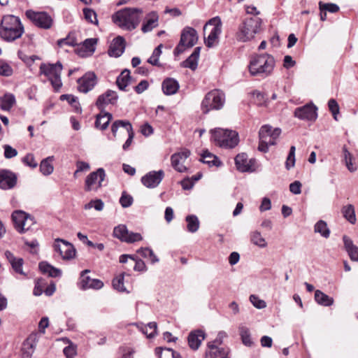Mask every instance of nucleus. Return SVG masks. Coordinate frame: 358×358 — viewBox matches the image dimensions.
Listing matches in <instances>:
<instances>
[{
    "instance_id": "20",
    "label": "nucleus",
    "mask_w": 358,
    "mask_h": 358,
    "mask_svg": "<svg viewBox=\"0 0 358 358\" xmlns=\"http://www.w3.org/2000/svg\"><path fill=\"white\" fill-rule=\"evenodd\" d=\"M38 341L37 333L31 334L23 343L22 348V358H31Z\"/></svg>"
},
{
    "instance_id": "63",
    "label": "nucleus",
    "mask_w": 358,
    "mask_h": 358,
    "mask_svg": "<svg viewBox=\"0 0 358 358\" xmlns=\"http://www.w3.org/2000/svg\"><path fill=\"white\" fill-rule=\"evenodd\" d=\"M96 41L97 40L96 38H87L83 42V45L87 50L94 52Z\"/></svg>"
},
{
    "instance_id": "11",
    "label": "nucleus",
    "mask_w": 358,
    "mask_h": 358,
    "mask_svg": "<svg viewBox=\"0 0 358 358\" xmlns=\"http://www.w3.org/2000/svg\"><path fill=\"white\" fill-rule=\"evenodd\" d=\"M27 17L36 27L48 29L52 25V19L50 15L45 12H36L32 10L26 11Z\"/></svg>"
},
{
    "instance_id": "2",
    "label": "nucleus",
    "mask_w": 358,
    "mask_h": 358,
    "mask_svg": "<svg viewBox=\"0 0 358 358\" xmlns=\"http://www.w3.org/2000/svg\"><path fill=\"white\" fill-rule=\"evenodd\" d=\"M24 26L20 19L13 15L3 17L0 24V36L7 42H12L23 34Z\"/></svg>"
},
{
    "instance_id": "22",
    "label": "nucleus",
    "mask_w": 358,
    "mask_h": 358,
    "mask_svg": "<svg viewBox=\"0 0 358 358\" xmlns=\"http://www.w3.org/2000/svg\"><path fill=\"white\" fill-rule=\"evenodd\" d=\"M17 182L16 175L8 170L0 171V188L10 189L15 187Z\"/></svg>"
},
{
    "instance_id": "4",
    "label": "nucleus",
    "mask_w": 358,
    "mask_h": 358,
    "mask_svg": "<svg viewBox=\"0 0 358 358\" xmlns=\"http://www.w3.org/2000/svg\"><path fill=\"white\" fill-rule=\"evenodd\" d=\"M63 66L60 62L55 64L42 63L39 67V73L44 75L50 82L55 91H59L62 86L61 73Z\"/></svg>"
},
{
    "instance_id": "23",
    "label": "nucleus",
    "mask_w": 358,
    "mask_h": 358,
    "mask_svg": "<svg viewBox=\"0 0 358 358\" xmlns=\"http://www.w3.org/2000/svg\"><path fill=\"white\" fill-rule=\"evenodd\" d=\"M6 258L11 265V267L16 274L27 277V273L24 272L22 266L24 264V260L21 257H16L10 251L6 250L4 253Z\"/></svg>"
},
{
    "instance_id": "42",
    "label": "nucleus",
    "mask_w": 358,
    "mask_h": 358,
    "mask_svg": "<svg viewBox=\"0 0 358 358\" xmlns=\"http://www.w3.org/2000/svg\"><path fill=\"white\" fill-rule=\"evenodd\" d=\"M250 241L261 248H264L267 246L265 238L262 237L261 233L258 231H255L250 234Z\"/></svg>"
},
{
    "instance_id": "43",
    "label": "nucleus",
    "mask_w": 358,
    "mask_h": 358,
    "mask_svg": "<svg viewBox=\"0 0 358 358\" xmlns=\"http://www.w3.org/2000/svg\"><path fill=\"white\" fill-rule=\"evenodd\" d=\"M314 231L319 233L324 238H329L330 235V230L329 229L326 222L319 220L314 226Z\"/></svg>"
},
{
    "instance_id": "64",
    "label": "nucleus",
    "mask_w": 358,
    "mask_h": 358,
    "mask_svg": "<svg viewBox=\"0 0 358 358\" xmlns=\"http://www.w3.org/2000/svg\"><path fill=\"white\" fill-rule=\"evenodd\" d=\"M63 352L66 358H74L76 355V349L73 345L66 346L64 348Z\"/></svg>"
},
{
    "instance_id": "8",
    "label": "nucleus",
    "mask_w": 358,
    "mask_h": 358,
    "mask_svg": "<svg viewBox=\"0 0 358 358\" xmlns=\"http://www.w3.org/2000/svg\"><path fill=\"white\" fill-rule=\"evenodd\" d=\"M198 38L197 32L194 28L185 27L181 32L179 43L174 49V55L178 56L187 48L193 47L197 43Z\"/></svg>"
},
{
    "instance_id": "53",
    "label": "nucleus",
    "mask_w": 358,
    "mask_h": 358,
    "mask_svg": "<svg viewBox=\"0 0 358 358\" xmlns=\"http://www.w3.org/2000/svg\"><path fill=\"white\" fill-rule=\"evenodd\" d=\"M83 14L86 20L92 24H98L96 13L90 8H84Z\"/></svg>"
},
{
    "instance_id": "37",
    "label": "nucleus",
    "mask_w": 358,
    "mask_h": 358,
    "mask_svg": "<svg viewBox=\"0 0 358 358\" xmlns=\"http://www.w3.org/2000/svg\"><path fill=\"white\" fill-rule=\"evenodd\" d=\"M187 222V229L190 233H195L198 231L200 225L198 217L194 215H189L185 217Z\"/></svg>"
},
{
    "instance_id": "55",
    "label": "nucleus",
    "mask_w": 358,
    "mask_h": 358,
    "mask_svg": "<svg viewBox=\"0 0 358 358\" xmlns=\"http://www.w3.org/2000/svg\"><path fill=\"white\" fill-rule=\"evenodd\" d=\"M34 223L35 221L34 220V217H32L29 215H27V217L24 222H23L22 226H20V233L22 234L29 230L32 225L34 224Z\"/></svg>"
},
{
    "instance_id": "18",
    "label": "nucleus",
    "mask_w": 358,
    "mask_h": 358,
    "mask_svg": "<svg viewBox=\"0 0 358 358\" xmlns=\"http://www.w3.org/2000/svg\"><path fill=\"white\" fill-rule=\"evenodd\" d=\"M78 90L80 92L87 93L92 90L96 84V76L94 73L89 71L78 80Z\"/></svg>"
},
{
    "instance_id": "36",
    "label": "nucleus",
    "mask_w": 358,
    "mask_h": 358,
    "mask_svg": "<svg viewBox=\"0 0 358 358\" xmlns=\"http://www.w3.org/2000/svg\"><path fill=\"white\" fill-rule=\"evenodd\" d=\"M27 215L22 210H15L12 214V220L14 223L15 229L20 233V226H22L23 222L26 220Z\"/></svg>"
},
{
    "instance_id": "24",
    "label": "nucleus",
    "mask_w": 358,
    "mask_h": 358,
    "mask_svg": "<svg viewBox=\"0 0 358 358\" xmlns=\"http://www.w3.org/2000/svg\"><path fill=\"white\" fill-rule=\"evenodd\" d=\"M229 350L226 348H220L215 343H208L206 358H229Z\"/></svg>"
},
{
    "instance_id": "27",
    "label": "nucleus",
    "mask_w": 358,
    "mask_h": 358,
    "mask_svg": "<svg viewBox=\"0 0 358 358\" xmlns=\"http://www.w3.org/2000/svg\"><path fill=\"white\" fill-rule=\"evenodd\" d=\"M159 15L155 12L149 13L143 22L141 30L143 33L151 31L158 26Z\"/></svg>"
},
{
    "instance_id": "50",
    "label": "nucleus",
    "mask_w": 358,
    "mask_h": 358,
    "mask_svg": "<svg viewBox=\"0 0 358 358\" xmlns=\"http://www.w3.org/2000/svg\"><path fill=\"white\" fill-rule=\"evenodd\" d=\"M78 44L76 38L69 34L66 38L57 41V45L63 48L65 45L74 47Z\"/></svg>"
},
{
    "instance_id": "52",
    "label": "nucleus",
    "mask_w": 358,
    "mask_h": 358,
    "mask_svg": "<svg viewBox=\"0 0 358 358\" xmlns=\"http://www.w3.org/2000/svg\"><path fill=\"white\" fill-rule=\"evenodd\" d=\"M104 203L101 199L91 200L89 203H86L84 206L85 210H89L94 208L96 210L101 211L103 209Z\"/></svg>"
},
{
    "instance_id": "51",
    "label": "nucleus",
    "mask_w": 358,
    "mask_h": 358,
    "mask_svg": "<svg viewBox=\"0 0 358 358\" xmlns=\"http://www.w3.org/2000/svg\"><path fill=\"white\" fill-rule=\"evenodd\" d=\"M124 273H121L113 280V286L114 289L119 292H125L126 288L124 286Z\"/></svg>"
},
{
    "instance_id": "35",
    "label": "nucleus",
    "mask_w": 358,
    "mask_h": 358,
    "mask_svg": "<svg viewBox=\"0 0 358 358\" xmlns=\"http://www.w3.org/2000/svg\"><path fill=\"white\" fill-rule=\"evenodd\" d=\"M315 300L318 304L323 306H330L334 301L332 297L328 296L319 289H317L315 292Z\"/></svg>"
},
{
    "instance_id": "3",
    "label": "nucleus",
    "mask_w": 358,
    "mask_h": 358,
    "mask_svg": "<svg viewBox=\"0 0 358 358\" xmlns=\"http://www.w3.org/2000/svg\"><path fill=\"white\" fill-rule=\"evenodd\" d=\"M143 10L138 8H126L116 12L113 15V21L118 27L126 30H133L139 24Z\"/></svg>"
},
{
    "instance_id": "15",
    "label": "nucleus",
    "mask_w": 358,
    "mask_h": 358,
    "mask_svg": "<svg viewBox=\"0 0 358 358\" xmlns=\"http://www.w3.org/2000/svg\"><path fill=\"white\" fill-rule=\"evenodd\" d=\"M189 156L190 151L187 149H184L181 152L173 154L171 157L172 167L179 173L187 172L188 169L185 165V163Z\"/></svg>"
},
{
    "instance_id": "62",
    "label": "nucleus",
    "mask_w": 358,
    "mask_h": 358,
    "mask_svg": "<svg viewBox=\"0 0 358 358\" xmlns=\"http://www.w3.org/2000/svg\"><path fill=\"white\" fill-rule=\"evenodd\" d=\"M132 264H134V269L137 271H144L146 270V266L144 262L140 259H132Z\"/></svg>"
},
{
    "instance_id": "12",
    "label": "nucleus",
    "mask_w": 358,
    "mask_h": 358,
    "mask_svg": "<svg viewBox=\"0 0 358 358\" xmlns=\"http://www.w3.org/2000/svg\"><path fill=\"white\" fill-rule=\"evenodd\" d=\"M53 248L55 251L58 252L64 260L71 259L76 256V249L74 246L64 239L56 238Z\"/></svg>"
},
{
    "instance_id": "38",
    "label": "nucleus",
    "mask_w": 358,
    "mask_h": 358,
    "mask_svg": "<svg viewBox=\"0 0 358 358\" xmlns=\"http://www.w3.org/2000/svg\"><path fill=\"white\" fill-rule=\"evenodd\" d=\"M342 213L343 217L351 224L356 222V215L355 208L352 204H348L343 207Z\"/></svg>"
},
{
    "instance_id": "44",
    "label": "nucleus",
    "mask_w": 358,
    "mask_h": 358,
    "mask_svg": "<svg viewBox=\"0 0 358 358\" xmlns=\"http://www.w3.org/2000/svg\"><path fill=\"white\" fill-rule=\"evenodd\" d=\"M268 130L269 129L267 127V125L262 126L259 131V138L262 139V141H263L264 143H266L269 146L274 145L276 143V142L270 136V134H268Z\"/></svg>"
},
{
    "instance_id": "32",
    "label": "nucleus",
    "mask_w": 358,
    "mask_h": 358,
    "mask_svg": "<svg viewBox=\"0 0 358 358\" xmlns=\"http://www.w3.org/2000/svg\"><path fill=\"white\" fill-rule=\"evenodd\" d=\"M201 159L200 161L204 164H208L209 166H215L219 167L222 164V162L219 158L208 150H204L201 155Z\"/></svg>"
},
{
    "instance_id": "21",
    "label": "nucleus",
    "mask_w": 358,
    "mask_h": 358,
    "mask_svg": "<svg viewBox=\"0 0 358 358\" xmlns=\"http://www.w3.org/2000/svg\"><path fill=\"white\" fill-rule=\"evenodd\" d=\"M255 160L248 159L245 153H241L235 157L236 169L241 172H252L254 171Z\"/></svg>"
},
{
    "instance_id": "9",
    "label": "nucleus",
    "mask_w": 358,
    "mask_h": 358,
    "mask_svg": "<svg viewBox=\"0 0 358 358\" xmlns=\"http://www.w3.org/2000/svg\"><path fill=\"white\" fill-rule=\"evenodd\" d=\"M208 26H212L213 28L207 38H205V44L208 48H213L217 44L219 36L222 33V23L220 17L216 16L210 19L205 24L203 31H205Z\"/></svg>"
},
{
    "instance_id": "40",
    "label": "nucleus",
    "mask_w": 358,
    "mask_h": 358,
    "mask_svg": "<svg viewBox=\"0 0 358 358\" xmlns=\"http://www.w3.org/2000/svg\"><path fill=\"white\" fill-rule=\"evenodd\" d=\"M54 157H48L42 160L40 164V171L41 172L45 175L48 176L51 174L53 171V166L51 164L52 161L53 160Z\"/></svg>"
},
{
    "instance_id": "10",
    "label": "nucleus",
    "mask_w": 358,
    "mask_h": 358,
    "mask_svg": "<svg viewBox=\"0 0 358 358\" xmlns=\"http://www.w3.org/2000/svg\"><path fill=\"white\" fill-rule=\"evenodd\" d=\"M106 176V172L103 168H99L96 171L90 173L85 179V189L87 192L98 190L103 185Z\"/></svg>"
},
{
    "instance_id": "6",
    "label": "nucleus",
    "mask_w": 358,
    "mask_h": 358,
    "mask_svg": "<svg viewBox=\"0 0 358 358\" xmlns=\"http://www.w3.org/2000/svg\"><path fill=\"white\" fill-rule=\"evenodd\" d=\"M262 22V19L257 17L246 19L239 27L238 40L246 42L252 39L259 32Z\"/></svg>"
},
{
    "instance_id": "26",
    "label": "nucleus",
    "mask_w": 358,
    "mask_h": 358,
    "mask_svg": "<svg viewBox=\"0 0 358 358\" xmlns=\"http://www.w3.org/2000/svg\"><path fill=\"white\" fill-rule=\"evenodd\" d=\"M205 333L202 330H195L189 333L187 340L191 349L196 350L205 339Z\"/></svg>"
},
{
    "instance_id": "5",
    "label": "nucleus",
    "mask_w": 358,
    "mask_h": 358,
    "mask_svg": "<svg viewBox=\"0 0 358 358\" xmlns=\"http://www.w3.org/2000/svg\"><path fill=\"white\" fill-rule=\"evenodd\" d=\"M212 138L216 145L224 148H233L239 141L236 131L220 128L212 130Z\"/></svg>"
},
{
    "instance_id": "54",
    "label": "nucleus",
    "mask_w": 358,
    "mask_h": 358,
    "mask_svg": "<svg viewBox=\"0 0 358 358\" xmlns=\"http://www.w3.org/2000/svg\"><path fill=\"white\" fill-rule=\"evenodd\" d=\"M319 7H320V10H322V11L326 10V11H329L331 13H335L339 10L338 6L335 3H322V1H320Z\"/></svg>"
},
{
    "instance_id": "45",
    "label": "nucleus",
    "mask_w": 358,
    "mask_h": 358,
    "mask_svg": "<svg viewBox=\"0 0 358 358\" xmlns=\"http://www.w3.org/2000/svg\"><path fill=\"white\" fill-rule=\"evenodd\" d=\"M128 232L129 231L125 225L120 224L114 228L113 236L121 241L126 242Z\"/></svg>"
},
{
    "instance_id": "57",
    "label": "nucleus",
    "mask_w": 358,
    "mask_h": 358,
    "mask_svg": "<svg viewBox=\"0 0 358 358\" xmlns=\"http://www.w3.org/2000/svg\"><path fill=\"white\" fill-rule=\"evenodd\" d=\"M250 301L252 305L258 309H262L266 306V302L264 300L260 299L256 295L252 294L250 296Z\"/></svg>"
},
{
    "instance_id": "1",
    "label": "nucleus",
    "mask_w": 358,
    "mask_h": 358,
    "mask_svg": "<svg viewBox=\"0 0 358 358\" xmlns=\"http://www.w3.org/2000/svg\"><path fill=\"white\" fill-rule=\"evenodd\" d=\"M274 57L268 53L252 55L248 65L249 72L252 76L267 77L275 67Z\"/></svg>"
},
{
    "instance_id": "13",
    "label": "nucleus",
    "mask_w": 358,
    "mask_h": 358,
    "mask_svg": "<svg viewBox=\"0 0 358 358\" xmlns=\"http://www.w3.org/2000/svg\"><path fill=\"white\" fill-rule=\"evenodd\" d=\"M120 127L124 128L128 134V138L122 145L123 150H127L132 143L134 137L133 127L128 120L115 121L111 126V131L114 137H116L117 131Z\"/></svg>"
},
{
    "instance_id": "48",
    "label": "nucleus",
    "mask_w": 358,
    "mask_h": 358,
    "mask_svg": "<svg viewBox=\"0 0 358 358\" xmlns=\"http://www.w3.org/2000/svg\"><path fill=\"white\" fill-rule=\"evenodd\" d=\"M343 158L345 163V165L348 168V169L350 172H353L356 171L357 168L355 166L352 162V155L351 153L348 150L347 148L344 146L343 148Z\"/></svg>"
},
{
    "instance_id": "29",
    "label": "nucleus",
    "mask_w": 358,
    "mask_h": 358,
    "mask_svg": "<svg viewBox=\"0 0 358 358\" xmlns=\"http://www.w3.org/2000/svg\"><path fill=\"white\" fill-rule=\"evenodd\" d=\"M178 82L171 78H166L162 84V91L166 95L175 94L179 89Z\"/></svg>"
},
{
    "instance_id": "30",
    "label": "nucleus",
    "mask_w": 358,
    "mask_h": 358,
    "mask_svg": "<svg viewBox=\"0 0 358 358\" xmlns=\"http://www.w3.org/2000/svg\"><path fill=\"white\" fill-rule=\"evenodd\" d=\"M344 247L352 261L358 262V247L347 236L343 237Z\"/></svg>"
},
{
    "instance_id": "49",
    "label": "nucleus",
    "mask_w": 358,
    "mask_h": 358,
    "mask_svg": "<svg viewBox=\"0 0 358 358\" xmlns=\"http://www.w3.org/2000/svg\"><path fill=\"white\" fill-rule=\"evenodd\" d=\"M163 47L162 44L159 45L151 55V57L148 59V62L151 64L153 66H159L160 64L159 63V57L162 54V48Z\"/></svg>"
},
{
    "instance_id": "31",
    "label": "nucleus",
    "mask_w": 358,
    "mask_h": 358,
    "mask_svg": "<svg viewBox=\"0 0 358 358\" xmlns=\"http://www.w3.org/2000/svg\"><path fill=\"white\" fill-rule=\"evenodd\" d=\"M38 267L43 274H48L50 277L56 278L62 275V271L60 269L52 266L46 262L39 263Z\"/></svg>"
},
{
    "instance_id": "47",
    "label": "nucleus",
    "mask_w": 358,
    "mask_h": 358,
    "mask_svg": "<svg viewBox=\"0 0 358 358\" xmlns=\"http://www.w3.org/2000/svg\"><path fill=\"white\" fill-rule=\"evenodd\" d=\"M238 329L243 343L246 346H251L253 342L250 337L249 329L245 326H241Z\"/></svg>"
},
{
    "instance_id": "60",
    "label": "nucleus",
    "mask_w": 358,
    "mask_h": 358,
    "mask_svg": "<svg viewBox=\"0 0 358 358\" xmlns=\"http://www.w3.org/2000/svg\"><path fill=\"white\" fill-rule=\"evenodd\" d=\"M4 157L6 159H11L17 155V151L9 145H4Z\"/></svg>"
},
{
    "instance_id": "39",
    "label": "nucleus",
    "mask_w": 358,
    "mask_h": 358,
    "mask_svg": "<svg viewBox=\"0 0 358 358\" xmlns=\"http://www.w3.org/2000/svg\"><path fill=\"white\" fill-rule=\"evenodd\" d=\"M138 327L143 334L147 336L148 338H153L157 334V323L155 322H149L147 325H138Z\"/></svg>"
},
{
    "instance_id": "19",
    "label": "nucleus",
    "mask_w": 358,
    "mask_h": 358,
    "mask_svg": "<svg viewBox=\"0 0 358 358\" xmlns=\"http://www.w3.org/2000/svg\"><path fill=\"white\" fill-rule=\"evenodd\" d=\"M117 99L118 96L116 92L108 90L105 93L99 96L95 104L99 109L103 110L108 104H115Z\"/></svg>"
},
{
    "instance_id": "17",
    "label": "nucleus",
    "mask_w": 358,
    "mask_h": 358,
    "mask_svg": "<svg viewBox=\"0 0 358 358\" xmlns=\"http://www.w3.org/2000/svg\"><path fill=\"white\" fill-rule=\"evenodd\" d=\"M164 177V171H152L141 178V182L148 188H155L160 184Z\"/></svg>"
},
{
    "instance_id": "58",
    "label": "nucleus",
    "mask_w": 358,
    "mask_h": 358,
    "mask_svg": "<svg viewBox=\"0 0 358 358\" xmlns=\"http://www.w3.org/2000/svg\"><path fill=\"white\" fill-rule=\"evenodd\" d=\"M328 106L329 110L331 112L334 118L337 120V115L339 113V106L336 101L334 99H331L328 102Z\"/></svg>"
},
{
    "instance_id": "41",
    "label": "nucleus",
    "mask_w": 358,
    "mask_h": 358,
    "mask_svg": "<svg viewBox=\"0 0 358 358\" xmlns=\"http://www.w3.org/2000/svg\"><path fill=\"white\" fill-rule=\"evenodd\" d=\"M15 101L14 95L12 94H6L0 99V106L3 110H9Z\"/></svg>"
},
{
    "instance_id": "25",
    "label": "nucleus",
    "mask_w": 358,
    "mask_h": 358,
    "mask_svg": "<svg viewBox=\"0 0 358 358\" xmlns=\"http://www.w3.org/2000/svg\"><path fill=\"white\" fill-rule=\"evenodd\" d=\"M125 49V41L122 36L115 38L108 50L110 56L118 57L122 55Z\"/></svg>"
},
{
    "instance_id": "7",
    "label": "nucleus",
    "mask_w": 358,
    "mask_h": 358,
    "mask_svg": "<svg viewBox=\"0 0 358 358\" xmlns=\"http://www.w3.org/2000/svg\"><path fill=\"white\" fill-rule=\"evenodd\" d=\"M225 102L224 94L219 90H213L208 92L201 102V110L208 113L211 110L222 108Z\"/></svg>"
},
{
    "instance_id": "59",
    "label": "nucleus",
    "mask_w": 358,
    "mask_h": 358,
    "mask_svg": "<svg viewBox=\"0 0 358 358\" xmlns=\"http://www.w3.org/2000/svg\"><path fill=\"white\" fill-rule=\"evenodd\" d=\"M252 99L254 102L259 106H262L266 101L264 94L259 91H254L252 93Z\"/></svg>"
},
{
    "instance_id": "56",
    "label": "nucleus",
    "mask_w": 358,
    "mask_h": 358,
    "mask_svg": "<svg viewBox=\"0 0 358 358\" xmlns=\"http://www.w3.org/2000/svg\"><path fill=\"white\" fill-rule=\"evenodd\" d=\"M120 203L123 208H128L133 203V197L124 192L120 199Z\"/></svg>"
},
{
    "instance_id": "46",
    "label": "nucleus",
    "mask_w": 358,
    "mask_h": 358,
    "mask_svg": "<svg viewBox=\"0 0 358 358\" xmlns=\"http://www.w3.org/2000/svg\"><path fill=\"white\" fill-rule=\"evenodd\" d=\"M137 252L143 257L149 259L152 264L159 262L157 257L155 255L152 250L149 248H141L137 250Z\"/></svg>"
},
{
    "instance_id": "34",
    "label": "nucleus",
    "mask_w": 358,
    "mask_h": 358,
    "mask_svg": "<svg viewBox=\"0 0 358 358\" xmlns=\"http://www.w3.org/2000/svg\"><path fill=\"white\" fill-rule=\"evenodd\" d=\"M112 118V114L107 112H104L103 113H100L97 115L95 121L96 127L101 130H105L108 127Z\"/></svg>"
},
{
    "instance_id": "28",
    "label": "nucleus",
    "mask_w": 358,
    "mask_h": 358,
    "mask_svg": "<svg viewBox=\"0 0 358 358\" xmlns=\"http://www.w3.org/2000/svg\"><path fill=\"white\" fill-rule=\"evenodd\" d=\"M201 47L194 48L193 52L182 63V66L185 68H189L191 70H196L198 66V61L199 58Z\"/></svg>"
},
{
    "instance_id": "14",
    "label": "nucleus",
    "mask_w": 358,
    "mask_h": 358,
    "mask_svg": "<svg viewBox=\"0 0 358 358\" xmlns=\"http://www.w3.org/2000/svg\"><path fill=\"white\" fill-rule=\"evenodd\" d=\"M317 108L313 103H307L294 110V115L301 120L315 121L317 117Z\"/></svg>"
},
{
    "instance_id": "33",
    "label": "nucleus",
    "mask_w": 358,
    "mask_h": 358,
    "mask_svg": "<svg viewBox=\"0 0 358 358\" xmlns=\"http://www.w3.org/2000/svg\"><path fill=\"white\" fill-rule=\"evenodd\" d=\"M131 80L130 71L124 69L117 78L116 84L120 90L126 91V87L130 84Z\"/></svg>"
},
{
    "instance_id": "16",
    "label": "nucleus",
    "mask_w": 358,
    "mask_h": 358,
    "mask_svg": "<svg viewBox=\"0 0 358 358\" xmlns=\"http://www.w3.org/2000/svg\"><path fill=\"white\" fill-rule=\"evenodd\" d=\"M90 272L86 269L81 272L78 286L80 289L85 290L88 289H100L103 287V282L99 279H92L87 274Z\"/></svg>"
},
{
    "instance_id": "61",
    "label": "nucleus",
    "mask_w": 358,
    "mask_h": 358,
    "mask_svg": "<svg viewBox=\"0 0 358 358\" xmlns=\"http://www.w3.org/2000/svg\"><path fill=\"white\" fill-rule=\"evenodd\" d=\"M22 162L31 168H36L38 165L32 154H27L23 159Z\"/></svg>"
}]
</instances>
